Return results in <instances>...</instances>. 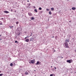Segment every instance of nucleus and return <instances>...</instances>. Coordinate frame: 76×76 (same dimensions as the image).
I'll list each match as a JSON object with an SVG mask.
<instances>
[{
	"label": "nucleus",
	"mask_w": 76,
	"mask_h": 76,
	"mask_svg": "<svg viewBox=\"0 0 76 76\" xmlns=\"http://www.w3.org/2000/svg\"><path fill=\"white\" fill-rule=\"evenodd\" d=\"M64 44L65 46L66 47V48H69V44L67 42H65Z\"/></svg>",
	"instance_id": "obj_1"
},
{
	"label": "nucleus",
	"mask_w": 76,
	"mask_h": 76,
	"mask_svg": "<svg viewBox=\"0 0 76 76\" xmlns=\"http://www.w3.org/2000/svg\"><path fill=\"white\" fill-rule=\"evenodd\" d=\"M69 41H70V39H66L65 41V42H69Z\"/></svg>",
	"instance_id": "obj_2"
},
{
	"label": "nucleus",
	"mask_w": 76,
	"mask_h": 76,
	"mask_svg": "<svg viewBox=\"0 0 76 76\" xmlns=\"http://www.w3.org/2000/svg\"><path fill=\"white\" fill-rule=\"evenodd\" d=\"M31 62L32 64H34L35 63V59L31 60Z\"/></svg>",
	"instance_id": "obj_3"
},
{
	"label": "nucleus",
	"mask_w": 76,
	"mask_h": 76,
	"mask_svg": "<svg viewBox=\"0 0 76 76\" xmlns=\"http://www.w3.org/2000/svg\"><path fill=\"white\" fill-rule=\"evenodd\" d=\"M28 15L29 16H32V13L31 12L28 13Z\"/></svg>",
	"instance_id": "obj_4"
},
{
	"label": "nucleus",
	"mask_w": 76,
	"mask_h": 76,
	"mask_svg": "<svg viewBox=\"0 0 76 76\" xmlns=\"http://www.w3.org/2000/svg\"><path fill=\"white\" fill-rule=\"evenodd\" d=\"M36 65H40V63L39 61H37L36 64Z\"/></svg>",
	"instance_id": "obj_5"
},
{
	"label": "nucleus",
	"mask_w": 76,
	"mask_h": 76,
	"mask_svg": "<svg viewBox=\"0 0 76 76\" xmlns=\"http://www.w3.org/2000/svg\"><path fill=\"white\" fill-rule=\"evenodd\" d=\"M30 41H32L34 40V38L31 37L30 39Z\"/></svg>",
	"instance_id": "obj_6"
},
{
	"label": "nucleus",
	"mask_w": 76,
	"mask_h": 76,
	"mask_svg": "<svg viewBox=\"0 0 76 76\" xmlns=\"http://www.w3.org/2000/svg\"><path fill=\"white\" fill-rule=\"evenodd\" d=\"M67 63H71V61L70 60H68L66 61Z\"/></svg>",
	"instance_id": "obj_7"
},
{
	"label": "nucleus",
	"mask_w": 76,
	"mask_h": 76,
	"mask_svg": "<svg viewBox=\"0 0 76 76\" xmlns=\"http://www.w3.org/2000/svg\"><path fill=\"white\" fill-rule=\"evenodd\" d=\"M4 13H9V12L7 11H4Z\"/></svg>",
	"instance_id": "obj_8"
},
{
	"label": "nucleus",
	"mask_w": 76,
	"mask_h": 76,
	"mask_svg": "<svg viewBox=\"0 0 76 76\" xmlns=\"http://www.w3.org/2000/svg\"><path fill=\"white\" fill-rule=\"evenodd\" d=\"M72 10H76V7H72Z\"/></svg>",
	"instance_id": "obj_9"
},
{
	"label": "nucleus",
	"mask_w": 76,
	"mask_h": 76,
	"mask_svg": "<svg viewBox=\"0 0 76 76\" xmlns=\"http://www.w3.org/2000/svg\"><path fill=\"white\" fill-rule=\"evenodd\" d=\"M25 41L26 42H28L29 41V39H25Z\"/></svg>",
	"instance_id": "obj_10"
},
{
	"label": "nucleus",
	"mask_w": 76,
	"mask_h": 76,
	"mask_svg": "<svg viewBox=\"0 0 76 76\" xmlns=\"http://www.w3.org/2000/svg\"><path fill=\"white\" fill-rule=\"evenodd\" d=\"M25 75H28V72L27 71H26L25 73Z\"/></svg>",
	"instance_id": "obj_11"
},
{
	"label": "nucleus",
	"mask_w": 76,
	"mask_h": 76,
	"mask_svg": "<svg viewBox=\"0 0 76 76\" xmlns=\"http://www.w3.org/2000/svg\"><path fill=\"white\" fill-rule=\"evenodd\" d=\"M29 37H30V36H27L26 37H25L24 39H27V38H29Z\"/></svg>",
	"instance_id": "obj_12"
},
{
	"label": "nucleus",
	"mask_w": 76,
	"mask_h": 76,
	"mask_svg": "<svg viewBox=\"0 0 76 76\" xmlns=\"http://www.w3.org/2000/svg\"><path fill=\"white\" fill-rule=\"evenodd\" d=\"M13 26H9V27L11 29H13Z\"/></svg>",
	"instance_id": "obj_13"
},
{
	"label": "nucleus",
	"mask_w": 76,
	"mask_h": 76,
	"mask_svg": "<svg viewBox=\"0 0 76 76\" xmlns=\"http://www.w3.org/2000/svg\"><path fill=\"white\" fill-rule=\"evenodd\" d=\"M34 11H35V12H38V11H37V10L36 9H35L34 10Z\"/></svg>",
	"instance_id": "obj_14"
},
{
	"label": "nucleus",
	"mask_w": 76,
	"mask_h": 76,
	"mask_svg": "<svg viewBox=\"0 0 76 76\" xmlns=\"http://www.w3.org/2000/svg\"><path fill=\"white\" fill-rule=\"evenodd\" d=\"M15 43H17V44H18L19 43V42H18L17 41V40H16L15 41Z\"/></svg>",
	"instance_id": "obj_15"
},
{
	"label": "nucleus",
	"mask_w": 76,
	"mask_h": 76,
	"mask_svg": "<svg viewBox=\"0 0 76 76\" xmlns=\"http://www.w3.org/2000/svg\"><path fill=\"white\" fill-rule=\"evenodd\" d=\"M28 5H29L28 6H27V8H28V7H29V6H30L31 5V4H29Z\"/></svg>",
	"instance_id": "obj_16"
},
{
	"label": "nucleus",
	"mask_w": 76,
	"mask_h": 76,
	"mask_svg": "<svg viewBox=\"0 0 76 76\" xmlns=\"http://www.w3.org/2000/svg\"><path fill=\"white\" fill-rule=\"evenodd\" d=\"M31 20H34V18H33V17H31Z\"/></svg>",
	"instance_id": "obj_17"
},
{
	"label": "nucleus",
	"mask_w": 76,
	"mask_h": 76,
	"mask_svg": "<svg viewBox=\"0 0 76 76\" xmlns=\"http://www.w3.org/2000/svg\"><path fill=\"white\" fill-rule=\"evenodd\" d=\"M51 9L52 11H53V10H54V8H51Z\"/></svg>",
	"instance_id": "obj_18"
},
{
	"label": "nucleus",
	"mask_w": 76,
	"mask_h": 76,
	"mask_svg": "<svg viewBox=\"0 0 76 76\" xmlns=\"http://www.w3.org/2000/svg\"><path fill=\"white\" fill-rule=\"evenodd\" d=\"M13 66V64L11 63L10 64V66Z\"/></svg>",
	"instance_id": "obj_19"
},
{
	"label": "nucleus",
	"mask_w": 76,
	"mask_h": 76,
	"mask_svg": "<svg viewBox=\"0 0 76 76\" xmlns=\"http://www.w3.org/2000/svg\"><path fill=\"white\" fill-rule=\"evenodd\" d=\"M49 15H51V14H52L51 12L50 11L49 12Z\"/></svg>",
	"instance_id": "obj_20"
},
{
	"label": "nucleus",
	"mask_w": 76,
	"mask_h": 76,
	"mask_svg": "<svg viewBox=\"0 0 76 76\" xmlns=\"http://www.w3.org/2000/svg\"><path fill=\"white\" fill-rule=\"evenodd\" d=\"M57 38H58V37H57V36H55V39H57Z\"/></svg>",
	"instance_id": "obj_21"
},
{
	"label": "nucleus",
	"mask_w": 76,
	"mask_h": 76,
	"mask_svg": "<svg viewBox=\"0 0 76 76\" xmlns=\"http://www.w3.org/2000/svg\"><path fill=\"white\" fill-rule=\"evenodd\" d=\"M0 25H2V22H1V21H0Z\"/></svg>",
	"instance_id": "obj_22"
},
{
	"label": "nucleus",
	"mask_w": 76,
	"mask_h": 76,
	"mask_svg": "<svg viewBox=\"0 0 76 76\" xmlns=\"http://www.w3.org/2000/svg\"><path fill=\"white\" fill-rule=\"evenodd\" d=\"M2 75H3V74H0V76H2Z\"/></svg>",
	"instance_id": "obj_23"
},
{
	"label": "nucleus",
	"mask_w": 76,
	"mask_h": 76,
	"mask_svg": "<svg viewBox=\"0 0 76 76\" xmlns=\"http://www.w3.org/2000/svg\"><path fill=\"white\" fill-rule=\"evenodd\" d=\"M49 9L48 8L46 9V10L47 11H49Z\"/></svg>",
	"instance_id": "obj_24"
},
{
	"label": "nucleus",
	"mask_w": 76,
	"mask_h": 76,
	"mask_svg": "<svg viewBox=\"0 0 76 76\" xmlns=\"http://www.w3.org/2000/svg\"><path fill=\"white\" fill-rule=\"evenodd\" d=\"M39 10H42V8L41 7H40L39 8Z\"/></svg>",
	"instance_id": "obj_25"
},
{
	"label": "nucleus",
	"mask_w": 76,
	"mask_h": 76,
	"mask_svg": "<svg viewBox=\"0 0 76 76\" xmlns=\"http://www.w3.org/2000/svg\"><path fill=\"white\" fill-rule=\"evenodd\" d=\"M19 23V22L18 21H17V22H16V24H18Z\"/></svg>",
	"instance_id": "obj_26"
},
{
	"label": "nucleus",
	"mask_w": 76,
	"mask_h": 76,
	"mask_svg": "<svg viewBox=\"0 0 76 76\" xmlns=\"http://www.w3.org/2000/svg\"><path fill=\"white\" fill-rule=\"evenodd\" d=\"M53 74H51L50 75V76H53Z\"/></svg>",
	"instance_id": "obj_27"
},
{
	"label": "nucleus",
	"mask_w": 76,
	"mask_h": 76,
	"mask_svg": "<svg viewBox=\"0 0 76 76\" xmlns=\"http://www.w3.org/2000/svg\"><path fill=\"white\" fill-rule=\"evenodd\" d=\"M11 12H13V10H12V9H11Z\"/></svg>",
	"instance_id": "obj_28"
},
{
	"label": "nucleus",
	"mask_w": 76,
	"mask_h": 76,
	"mask_svg": "<svg viewBox=\"0 0 76 76\" xmlns=\"http://www.w3.org/2000/svg\"><path fill=\"white\" fill-rule=\"evenodd\" d=\"M40 12L41 13H42V12H43V11H41Z\"/></svg>",
	"instance_id": "obj_29"
},
{
	"label": "nucleus",
	"mask_w": 76,
	"mask_h": 76,
	"mask_svg": "<svg viewBox=\"0 0 76 76\" xmlns=\"http://www.w3.org/2000/svg\"><path fill=\"white\" fill-rule=\"evenodd\" d=\"M54 68H55V69H57V68H56V67H54Z\"/></svg>",
	"instance_id": "obj_30"
},
{
	"label": "nucleus",
	"mask_w": 76,
	"mask_h": 76,
	"mask_svg": "<svg viewBox=\"0 0 76 76\" xmlns=\"http://www.w3.org/2000/svg\"><path fill=\"white\" fill-rule=\"evenodd\" d=\"M1 19H2V20H3V18H1Z\"/></svg>",
	"instance_id": "obj_31"
},
{
	"label": "nucleus",
	"mask_w": 76,
	"mask_h": 76,
	"mask_svg": "<svg viewBox=\"0 0 76 76\" xmlns=\"http://www.w3.org/2000/svg\"><path fill=\"white\" fill-rule=\"evenodd\" d=\"M52 38H54V36L52 37Z\"/></svg>",
	"instance_id": "obj_32"
},
{
	"label": "nucleus",
	"mask_w": 76,
	"mask_h": 76,
	"mask_svg": "<svg viewBox=\"0 0 76 76\" xmlns=\"http://www.w3.org/2000/svg\"><path fill=\"white\" fill-rule=\"evenodd\" d=\"M74 51L75 52H76V49H75Z\"/></svg>",
	"instance_id": "obj_33"
},
{
	"label": "nucleus",
	"mask_w": 76,
	"mask_h": 76,
	"mask_svg": "<svg viewBox=\"0 0 76 76\" xmlns=\"http://www.w3.org/2000/svg\"><path fill=\"white\" fill-rule=\"evenodd\" d=\"M34 9H35V8H36L35 7H34Z\"/></svg>",
	"instance_id": "obj_34"
},
{
	"label": "nucleus",
	"mask_w": 76,
	"mask_h": 76,
	"mask_svg": "<svg viewBox=\"0 0 76 76\" xmlns=\"http://www.w3.org/2000/svg\"><path fill=\"white\" fill-rule=\"evenodd\" d=\"M56 51V50H54V52H55Z\"/></svg>",
	"instance_id": "obj_35"
},
{
	"label": "nucleus",
	"mask_w": 76,
	"mask_h": 76,
	"mask_svg": "<svg viewBox=\"0 0 76 76\" xmlns=\"http://www.w3.org/2000/svg\"><path fill=\"white\" fill-rule=\"evenodd\" d=\"M69 22L70 23V22H71V21H69Z\"/></svg>",
	"instance_id": "obj_36"
},
{
	"label": "nucleus",
	"mask_w": 76,
	"mask_h": 76,
	"mask_svg": "<svg viewBox=\"0 0 76 76\" xmlns=\"http://www.w3.org/2000/svg\"><path fill=\"white\" fill-rule=\"evenodd\" d=\"M29 0L27 1V2H29Z\"/></svg>",
	"instance_id": "obj_37"
},
{
	"label": "nucleus",
	"mask_w": 76,
	"mask_h": 76,
	"mask_svg": "<svg viewBox=\"0 0 76 76\" xmlns=\"http://www.w3.org/2000/svg\"><path fill=\"white\" fill-rule=\"evenodd\" d=\"M54 70L55 71V72H56V70L55 69Z\"/></svg>",
	"instance_id": "obj_38"
},
{
	"label": "nucleus",
	"mask_w": 76,
	"mask_h": 76,
	"mask_svg": "<svg viewBox=\"0 0 76 76\" xmlns=\"http://www.w3.org/2000/svg\"><path fill=\"white\" fill-rule=\"evenodd\" d=\"M29 63H30V64H31V62H29Z\"/></svg>",
	"instance_id": "obj_39"
},
{
	"label": "nucleus",
	"mask_w": 76,
	"mask_h": 76,
	"mask_svg": "<svg viewBox=\"0 0 76 76\" xmlns=\"http://www.w3.org/2000/svg\"><path fill=\"white\" fill-rule=\"evenodd\" d=\"M1 34L0 35V37H1Z\"/></svg>",
	"instance_id": "obj_40"
},
{
	"label": "nucleus",
	"mask_w": 76,
	"mask_h": 76,
	"mask_svg": "<svg viewBox=\"0 0 76 76\" xmlns=\"http://www.w3.org/2000/svg\"><path fill=\"white\" fill-rule=\"evenodd\" d=\"M1 39H0V40H1Z\"/></svg>",
	"instance_id": "obj_41"
},
{
	"label": "nucleus",
	"mask_w": 76,
	"mask_h": 76,
	"mask_svg": "<svg viewBox=\"0 0 76 76\" xmlns=\"http://www.w3.org/2000/svg\"><path fill=\"white\" fill-rule=\"evenodd\" d=\"M1 71L0 70V73H1Z\"/></svg>",
	"instance_id": "obj_42"
},
{
	"label": "nucleus",
	"mask_w": 76,
	"mask_h": 76,
	"mask_svg": "<svg viewBox=\"0 0 76 76\" xmlns=\"http://www.w3.org/2000/svg\"><path fill=\"white\" fill-rule=\"evenodd\" d=\"M51 67H53V66H51Z\"/></svg>",
	"instance_id": "obj_43"
},
{
	"label": "nucleus",
	"mask_w": 76,
	"mask_h": 76,
	"mask_svg": "<svg viewBox=\"0 0 76 76\" xmlns=\"http://www.w3.org/2000/svg\"><path fill=\"white\" fill-rule=\"evenodd\" d=\"M72 39H74V38H73Z\"/></svg>",
	"instance_id": "obj_44"
},
{
	"label": "nucleus",
	"mask_w": 76,
	"mask_h": 76,
	"mask_svg": "<svg viewBox=\"0 0 76 76\" xmlns=\"http://www.w3.org/2000/svg\"><path fill=\"white\" fill-rule=\"evenodd\" d=\"M53 50H54V48H52Z\"/></svg>",
	"instance_id": "obj_45"
},
{
	"label": "nucleus",
	"mask_w": 76,
	"mask_h": 76,
	"mask_svg": "<svg viewBox=\"0 0 76 76\" xmlns=\"http://www.w3.org/2000/svg\"><path fill=\"white\" fill-rule=\"evenodd\" d=\"M16 12V11H15V12Z\"/></svg>",
	"instance_id": "obj_46"
},
{
	"label": "nucleus",
	"mask_w": 76,
	"mask_h": 76,
	"mask_svg": "<svg viewBox=\"0 0 76 76\" xmlns=\"http://www.w3.org/2000/svg\"><path fill=\"white\" fill-rule=\"evenodd\" d=\"M62 58H63V57H62Z\"/></svg>",
	"instance_id": "obj_47"
},
{
	"label": "nucleus",
	"mask_w": 76,
	"mask_h": 76,
	"mask_svg": "<svg viewBox=\"0 0 76 76\" xmlns=\"http://www.w3.org/2000/svg\"><path fill=\"white\" fill-rule=\"evenodd\" d=\"M34 71L35 72L36 71H35V70H34Z\"/></svg>",
	"instance_id": "obj_48"
},
{
	"label": "nucleus",
	"mask_w": 76,
	"mask_h": 76,
	"mask_svg": "<svg viewBox=\"0 0 76 76\" xmlns=\"http://www.w3.org/2000/svg\"><path fill=\"white\" fill-rule=\"evenodd\" d=\"M30 8H28V9H29Z\"/></svg>",
	"instance_id": "obj_49"
},
{
	"label": "nucleus",
	"mask_w": 76,
	"mask_h": 76,
	"mask_svg": "<svg viewBox=\"0 0 76 76\" xmlns=\"http://www.w3.org/2000/svg\"><path fill=\"white\" fill-rule=\"evenodd\" d=\"M54 70V69H53V71Z\"/></svg>",
	"instance_id": "obj_50"
},
{
	"label": "nucleus",
	"mask_w": 76,
	"mask_h": 76,
	"mask_svg": "<svg viewBox=\"0 0 76 76\" xmlns=\"http://www.w3.org/2000/svg\"><path fill=\"white\" fill-rule=\"evenodd\" d=\"M35 76H36V75H35Z\"/></svg>",
	"instance_id": "obj_51"
}]
</instances>
